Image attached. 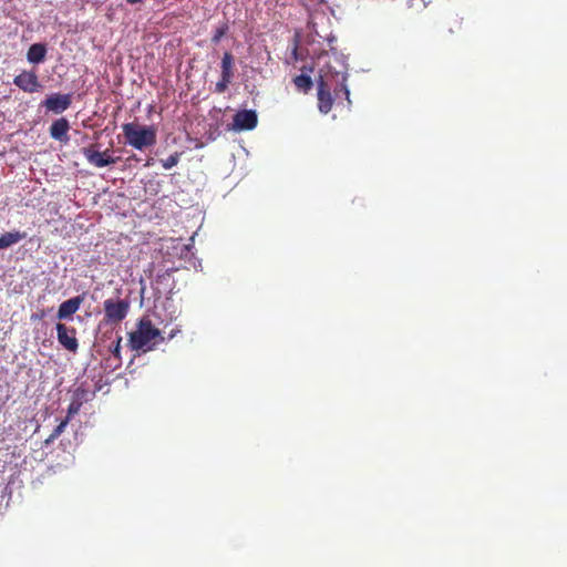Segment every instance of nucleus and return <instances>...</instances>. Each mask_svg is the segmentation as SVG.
I'll use <instances>...</instances> for the list:
<instances>
[{
    "label": "nucleus",
    "mask_w": 567,
    "mask_h": 567,
    "mask_svg": "<svg viewBox=\"0 0 567 567\" xmlns=\"http://www.w3.org/2000/svg\"><path fill=\"white\" fill-rule=\"evenodd\" d=\"M340 70H337L328 62L324 69L321 70V74L318 80V109L322 114H328L333 105V97L331 95V89L333 87L334 93L342 91L346 99L350 102V91L346 84L347 74L343 71L344 64L339 61Z\"/></svg>",
    "instance_id": "f257e3e1"
},
{
    "label": "nucleus",
    "mask_w": 567,
    "mask_h": 567,
    "mask_svg": "<svg viewBox=\"0 0 567 567\" xmlns=\"http://www.w3.org/2000/svg\"><path fill=\"white\" fill-rule=\"evenodd\" d=\"M157 339L159 341L164 340L159 329L155 328L148 318H142L137 323L136 330L128 334V344L132 350L147 351L153 349L150 343L154 341L153 346L156 344Z\"/></svg>",
    "instance_id": "f03ea898"
},
{
    "label": "nucleus",
    "mask_w": 567,
    "mask_h": 567,
    "mask_svg": "<svg viewBox=\"0 0 567 567\" xmlns=\"http://www.w3.org/2000/svg\"><path fill=\"white\" fill-rule=\"evenodd\" d=\"M126 143L136 150L151 147L156 143L157 131L153 125L125 123L122 125Z\"/></svg>",
    "instance_id": "7ed1b4c3"
},
{
    "label": "nucleus",
    "mask_w": 567,
    "mask_h": 567,
    "mask_svg": "<svg viewBox=\"0 0 567 567\" xmlns=\"http://www.w3.org/2000/svg\"><path fill=\"white\" fill-rule=\"evenodd\" d=\"M104 308V321L106 323L117 324L122 322L130 310V302L125 299H106L103 302Z\"/></svg>",
    "instance_id": "20e7f679"
},
{
    "label": "nucleus",
    "mask_w": 567,
    "mask_h": 567,
    "mask_svg": "<svg viewBox=\"0 0 567 567\" xmlns=\"http://www.w3.org/2000/svg\"><path fill=\"white\" fill-rule=\"evenodd\" d=\"M235 60L230 52H225L220 62V79L215 84L216 93H225L234 78Z\"/></svg>",
    "instance_id": "39448f33"
},
{
    "label": "nucleus",
    "mask_w": 567,
    "mask_h": 567,
    "mask_svg": "<svg viewBox=\"0 0 567 567\" xmlns=\"http://www.w3.org/2000/svg\"><path fill=\"white\" fill-rule=\"evenodd\" d=\"M56 339L62 348L69 352L75 353L79 349V341L76 338V329L69 327L64 323L58 322L55 326Z\"/></svg>",
    "instance_id": "423d86ee"
},
{
    "label": "nucleus",
    "mask_w": 567,
    "mask_h": 567,
    "mask_svg": "<svg viewBox=\"0 0 567 567\" xmlns=\"http://www.w3.org/2000/svg\"><path fill=\"white\" fill-rule=\"evenodd\" d=\"M13 84L27 93H34L42 89L38 74L34 71H22L13 79Z\"/></svg>",
    "instance_id": "0eeeda50"
},
{
    "label": "nucleus",
    "mask_w": 567,
    "mask_h": 567,
    "mask_svg": "<svg viewBox=\"0 0 567 567\" xmlns=\"http://www.w3.org/2000/svg\"><path fill=\"white\" fill-rule=\"evenodd\" d=\"M258 124V116L254 110L238 111L233 117V128L235 131H251Z\"/></svg>",
    "instance_id": "6e6552de"
},
{
    "label": "nucleus",
    "mask_w": 567,
    "mask_h": 567,
    "mask_svg": "<svg viewBox=\"0 0 567 567\" xmlns=\"http://www.w3.org/2000/svg\"><path fill=\"white\" fill-rule=\"evenodd\" d=\"M82 153L86 161L95 167H105L115 164L120 159V157L110 156L107 150L105 152H99L94 150L93 146L84 147Z\"/></svg>",
    "instance_id": "1a4fd4ad"
},
{
    "label": "nucleus",
    "mask_w": 567,
    "mask_h": 567,
    "mask_svg": "<svg viewBox=\"0 0 567 567\" xmlns=\"http://www.w3.org/2000/svg\"><path fill=\"white\" fill-rule=\"evenodd\" d=\"M72 104V94L53 93L47 96L42 105L55 114H60L68 110Z\"/></svg>",
    "instance_id": "9d476101"
},
{
    "label": "nucleus",
    "mask_w": 567,
    "mask_h": 567,
    "mask_svg": "<svg viewBox=\"0 0 567 567\" xmlns=\"http://www.w3.org/2000/svg\"><path fill=\"white\" fill-rule=\"evenodd\" d=\"M84 301L83 296H75L71 299L63 301L58 309L56 318L59 320L71 319L72 316L80 309Z\"/></svg>",
    "instance_id": "9b49d317"
},
{
    "label": "nucleus",
    "mask_w": 567,
    "mask_h": 567,
    "mask_svg": "<svg viewBox=\"0 0 567 567\" xmlns=\"http://www.w3.org/2000/svg\"><path fill=\"white\" fill-rule=\"evenodd\" d=\"M70 128L66 118L61 117L52 123L50 126V135L52 138L66 143L69 141L68 131Z\"/></svg>",
    "instance_id": "f8f14e48"
},
{
    "label": "nucleus",
    "mask_w": 567,
    "mask_h": 567,
    "mask_svg": "<svg viewBox=\"0 0 567 567\" xmlns=\"http://www.w3.org/2000/svg\"><path fill=\"white\" fill-rule=\"evenodd\" d=\"M47 54V47L42 43L32 44L27 53V59L31 63H40L44 61Z\"/></svg>",
    "instance_id": "ddd939ff"
},
{
    "label": "nucleus",
    "mask_w": 567,
    "mask_h": 567,
    "mask_svg": "<svg viewBox=\"0 0 567 567\" xmlns=\"http://www.w3.org/2000/svg\"><path fill=\"white\" fill-rule=\"evenodd\" d=\"M27 237V233L19 230L8 231L0 236V249H6Z\"/></svg>",
    "instance_id": "4468645a"
},
{
    "label": "nucleus",
    "mask_w": 567,
    "mask_h": 567,
    "mask_svg": "<svg viewBox=\"0 0 567 567\" xmlns=\"http://www.w3.org/2000/svg\"><path fill=\"white\" fill-rule=\"evenodd\" d=\"M292 82H293L296 89L302 93H308L313 86L312 79L307 73H302L300 75L295 76L292 79Z\"/></svg>",
    "instance_id": "2eb2a0df"
},
{
    "label": "nucleus",
    "mask_w": 567,
    "mask_h": 567,
    "mask_svg": "<svg viewBox=\"0 0 567 567\" xmlns=\"http://www.w3.org/2000/svg\"><path fill=\"white\" fill-rule=\"evenodd\" d=\"M69 423V417H65L63 421L60 422L58 426L52 431V433L49 435L48 439H45L44 444L50 445L53 443L64 431Z\"/></svg>",
    "instance_id": "dca6fc26"
},
{
    "label": "nucleus",
    "mask_w": 567,
    "mask_h": 567,
    "mask_svg": "<svg viewBox=\"0 0 567 567\" xmlns=\"http://www.w3.org/2000/svg\"><path fill=\"white\" fill-rule=\"evenodd\" d=\"M181 153H174L169 155L167 158L162 159V165L165 169H171L172 167L176 166L179 162Z\"/></svg>",
    "instance_id": "f3484780"
},
{
    "label": "nucleus",
    "mask_w": 567,
    "mask_h": 567,
    "mask_svg": "<svg viewBox=\"0 0 567 567\" xmlns=\"http://www.w3.org/2000/svg\"><path fill=\"white\" fill-rule=\"evenodd\" d=\"M121 343H122V337L116 336V339L112 342V344L109 347L110 352L118 360H121Z\"/></svg>",
    "instance_id": "a211bd4d"
},
{
    "label": "nucleus",
    "mask_w": 567,
    "mask_h": 567,
    "mask_svg": "<svg viewBox=\"0 0 567 567\" xmlns=\"http://www.w3.org/2000/svg\"><path fill=\"white\" fill-rule=\"evenodd\" d=\"M82 406V402L78 399V400H73L69 408H68V415L66 417H69V421L71 420L72 416H74L75 414L79 413L80 409Z\"/></svg>",
    "instance_id": "6ab92c4d"
},
{
    "label": "nucleus",
    "mask_w": 567,
    "mask_h": 567,
    "mask_svg": "<svg viewBox=\"0 0 567 567\" xmlns=\"http://www.w3.org/2000/svg\"><path fill=\"white\" fill-rule=\"evenodd\" d=\"M227 30H228L227 24H224V25L217 28L212 38V42L217 44L221 40V38L226 34Z\"/></svg>",
    "instance_id": "aec40b11"
},
{
    "label": "nucleus",
    "mask_w": 567,
    "mask_h": 567,
    "mask_svg": "<svg viewBox=\"0 0 567 567\" xmlns=\"http://www.w3.org/2000/svg\"><path fill=\"white\" fill-rule=\"evenodd\" d=\"M291 55H292V59H293L295 61H298V60L300 59V58H299V53H298V45H297V44H295V47H293V49H292V54H291Z\"/></svg>",
    "instance_id": "412c9836"
},
{
    "label": "nucleus",
    "mask_w": 567,
    "mask_h": 567,
    "mask_svg": "<svg viewBox=\"0 0 567 567\" xmlns=\"http://www.w3.org/2000/svg\"><path fill=\"white\" fill-rule=\"evenodd\" d=\"M144 0H126L128 4L142 3Z\"/></svg>",
    "instance_id": "4be33fe9"
},
{
    "label": "nucleus",
    "mask_w": 567,
    "mask_h": 567,
    "mask_svg": "<svg viewBox=\"0 0 567 567\" xmlns=\"http://www.w3.org/2000/svg\"><path fill=\"white\" fill-rule=\"evenodd\" d=\"M301 70H302V72H305V71L312 72V68L308 69V68L303 66Z\"/></svg>",
    "instance_id": "5701e85b"
},
{
    "label": "nucleus",
    "mask_w": 567,
    "mask_h": 567,
    "mask_svg": "<svg viewBox=\"0 0 567 567\" xmlns=\"http://www.w3.org/2000/svg\"><path fill=\"white\" fill-rule=\"evenodd\" d=\"M106 337H107V332H104V333H103V336H102V338L104 339V338H106Z\"/></svg>",
    "instance_id": "b1692460"
}]
</instances>
